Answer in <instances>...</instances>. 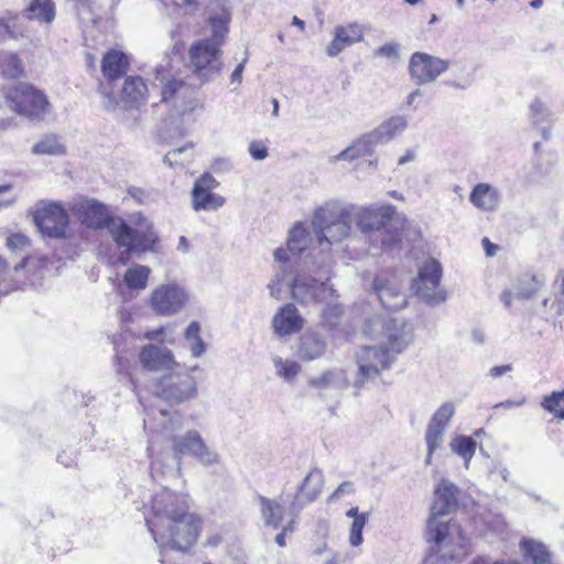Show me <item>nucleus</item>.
I'll return each mask as SVG.
<instances>
[{
	"label": "nucleus",
	"instance_id": "1",
	"mask_svg": "<svg viewBox=\"0 0 564 564\" xmlns=\"http://www.w3.org/2000/svg\"><path fill=\"white\" fill-rule=\"evenodd\" d=\"M70 210L88 228L109 229L117 246L123 249L119 256L122 264L131 254L153 251L159 241L150 221L142 219L133 227L122 219H113L107 206L95 198H80L72 204Z\"/></svg>",
	"mask_w": 564,
	"mask_h": 564
},
{
	"label": "nucleus",
	"instance_id": "2",
	"mask_svg": "<svg viewBox=\"0 0 564 564\" xmlns=\"http://www.w3.org/2000/svg\"><path fill=\"white\" fill-rule=\"evenodd\" d=\"M153 517L145 519L149 531L154 541L162 527L184 529V534L173 533L177 546L195 543L199 533V519L189 512L187 496L164 489L156 494L152 500Z\"/></svg>",
	"mask_w": 564,
	"mask_h": 564
},
{
	"label": "nucleus",
	"instance_id": "3",
	"mask_svg": "<svg viewBox=\"0 0 564 564\" xmlns=\"http://www.w3.org/2000/svg\"><path fill=\"white\" fill-rule=\"evenodd\" d=\"M332 256L324 253L318 261L297 267L290 282L292 297L300 304H312L327 301L334 294L329 281Z\"/></svg>",
	"mask_w": 564,
	"mask_h": 564
},
{
	"label": "nucleus",
	"instance_id": "4",
	"mask_svg": "<svg viewBox=\"0 0 564 564\" xmlns=\"http://www.w3.org/2000/svg\"><path fill=\"white\" fill-rule=\"evenodd\" d=\"M316 236L319 257L324 253L330 256V247L347 238L351 231L349 212L337 203L328 202L318 207L311 221Z\"/></svg>",
	"mask_w": 564,
	"mask_h": 564
},
{
	"label": "nucleus",
	"instance_id": "5",
	"mask_svg": "<svg viewBox=\"0 0 564 564\" xmlns=\"http://www.w3.org/2000/svg\"><path fill=\"white\" fill-rule=\"evenodd\" d=\"M457 487L443 480L435 490V498L431 507V516L426 525V539L429 542L441 544L453 536L454 532L459 534L456 523L443 521L442 517L451 513L457 507Z\"/></svg>",
	"mask_w": 564,
	"mask_h": 564
},
{
	"label": "nucleus",
	"instance_id": "6",
	"mask_svg": "<svg viewBox=\"0 0 564 564\" xmlns=\"http://www.w3.org/2000/svg\"><path fill=\"white\" fill-rule=\"evenodd\" d=\"M286 245V249H275L273 256L276 262L300 267L305 264V260L311 264L312 261L321 259L312 225L295 224L289 232Z\"/></svg>",
	"mask_w": 564,
	"mask_h": 564
},
{
	"label": "nucleus",
	"instance_id": "7",
	"mask_svg": "<svg viewBox=\"0 0 564 564\" xmlns=\"http://www.w3.org/2000/svg\"><path fill=\"white\" fill-rule=\"evenodd\" d=\"M198 370V366L188 369H183L181 366L174 368L158 380L155 384L156 395L170 404H181L195 399L198 389L193 373Z\"/></svg>",
	"mask_w": 564,
	"mask_h": 564
},
{
	"label": "nucleus",
	"instance_id": "8",
	"mask_svg": "<svg viewBox=\"0 0 564 564\" xmlns=\"http://www.w3.org/2000/svg\"><path fill=\"white\" fill-rule=\"evenodd\" d=\"M8 107L32 120L42 119L48 110L46 95L26 83H19L3 89Z\"/></svg>",
	"mask_w": 564,
	"mask_h": 564
},
{
	"label": "nucleus",
	"instance_id": "9",
	"mask_svg": "<svg viewBox=\"0 0 564 564\" xmlns=\"http://www.w3.org/2000/svg\"><path fill=\"white\" fill-rule=\"evenodd\" d=\"M166 441L170 444L174 459L176 460L175 470L171 469L176 477L181 476L182 456H192L205 467L217 464L219 460L218 454L209 449L196 430H189L184 435H171Z\"/></svg>",
	"mask_w": 564,
	"mask_h": 564
},
{
	"label": "nucleus",
	"instance_id": "10",
	"mask_svg": "<svg viewBox=\"0 0 564 564\" xmlns=\"http://www.w3.org/2000/svg\"><path fill=\"white\" fill-rule=\"evenodd\" d=\"M442 265L435 259H429L419 269L411 289L415 295L430 306H437L447 301V292L441 286Z\"/></svg>",
	"mask_w": 564,
	"mask_h": 564
},
{
	"label": "nucleus",
	"instance_id": "11",
	"mask_svg": "<svg viewBox=\"0 0 564 564\" xmlns=\"http://www.w3.org/2000/svg\"><path fill=\"white\" fill-rule=\"evenodd\" d=\"M394 360V355L387 346L361 347L356 354L358 372L354 387L360 389L367 382L375 380L383 370L389 369Z\"/></svg>",
	"mask_w": 564,
	"mask_h": 564
},
{
	"label": "nucleus",
	"instance_id": "12",
	"mask_svg": "<svg viewBox=\"0 0 564 564\" xmlns=\"http://www.w3.org/2000/svg\"><path fill=\"white\" fill-rule=\"evenodd\" d=\"M223 51L209 40H199L189 47L191 65L193 73L202 83H207L220 75L224 63Z\"/></svg>",
	"mask_w": 564,
	"mask_h": 564
},
{
	"label": "nucleus",
	"instance_id": "13",
	"mask_svg": "<svg viewBox=\"0 0 564 564\" xmlns=\"http://www.w3.org/2000/svg\"><path fill=\"white\" fill-rule=\"evenodd\" d=\"M33 220L43 237L50 239L66 238L69 216L61 203L40 202L33 212Z\"/></svg>",
	"mask_w": 564,
	"mask_h": 564
},
{
	"label": "nucleus",
	"instance_id": "14",
	"mask_svg": "<svg viewBox=\"0 0 564 564\" xmlns=\"http://www.w3.org/2000/svg\"><path fill=\"white\" fill-rule=\"evenodd\" d=\"M324 474L319 468H312L304 479L296 486L294 492H284V503L289 512L296 517L301 511L313 503L322 494Z\"/></svg>",
	"mask_w": 564,
	"mask_h": 564
},
{
	"label": "nucleus",
	"instance_id": "15",
	"mask_svg": "<svg viewBox=\"0 0 564 564\" xmlns=\"http://www.w3.org/2000/svg\"><path fill=\"white\" fill-rule=\"evenodd\" d=\"M449 61L423 52H415L409 61V74L417 86L431 84L447 72Z\"/></svg>",
	"mask_w": 564,
	"mask_h": 564
},
{
	"label": "nucleus",
	"instance_id": "16",
	"mask_svg": "<svg viewBox=\"0 0 564 564\" xmlns=\"http://www.w3.org/2000/svg\"><path fill=\"white\" fill-rule=\"evenodd\" d=\"M219 182L209 173L202 174L194 183L191 191L192 207L195 212H212L221 208L226 199L214 189Z\"/></svg>",
	"mask_w": 564,
	"mask_h": 564
},
{
	"label": "nucleus",
	"instance_id": "17",
	"mask_svg": "<svg viewBox=\"0 0 564 564\" xmlns=\"http://www.w3.org/2000/svg\"><path fill=\"white\" fill-rule=\"evenodd\" d=\"M187 300L188 295L182 286L167 283L158 286L152 292L150 303L156 314L172 316L185 306Z\"/></svg>",
	"mask_w": 564,
	"mask_h": 564
},
{
	"label": "nucleus",
	"instance_id": "18",
	"mask_svg": "<svg viewBox=\"0 0 564 564\" xmlns=\"http://www.w3.org/2000/svg\"><path fill=\"white\" fill-rule=\"evenodd\" d=\"M394 214L393 206L375 204L361 207L355 216V223L358 229L373 241V237L390 224Z\"/></svg>",
	"mask_w": 564,
	"mask_h": 564
},
{
	"label": "nucleus",
	"instance_id": "19",
	"mask_svg": "<svg viewBox=\"0 0 564 564\" xmlns=\"http://www.w3.org/2000/svg\"><path fill=\"white\" fill-rule=\"evenodd\" d=\"M139 360L143 369L151 372L171 371L180 368L172 350L162 345L148 344L139 352Z\"/></svg>",
	"mask_w": 564,
	"mask_h": 564
},
{
	"label": "nucleus",
	"instance_id": "20",
	"mask_svg": "<svg viewBox=\"0 0 564 564\" xmlns=\"http://www.w3.org/2000/svg\"><path fill=\"white\" fill-rule=\"evenodd\" d=\"M162 101L171 104L177 115L193 111L197 101L191 98L192 89L183 80L172 79L162 87Z\"/></svg>",
	"mask_w": 564,
	"mask_h": 564
},
{
	"label": "nucleus",
	"instance_id": "21",
	"mask_svg": "<svg viewBox=\"0 0 564 564\" xmlns=\"http://www.w3.org/2000/svg\"><path fill=\"white\" fill-rule=\"evenodd\" d=\"M543 284L544 280L538 275L523 274L513 282L512 290H505L501 293L500 300L506 307H510L513 300H529L533 297Z\"/></svg>",
	"mask_w": 564,
	"mask_h": 564
},
{
	"label": "nucleus",
	"instance_id": "22",
	"mask_svg": "<svg viewBox=\"0 0 564 564\" xmlns=\"http://www.w3.org/2000/svg\"><path fill=\"white\" fill-rule=\"evenodd\" d=\"M75 10L78 20L85 28L95 25L101 19L102 13L111 10L115 0H68Z\"/></svg>",
	"mask_w": 564,
	"mask_h": 564
},
{
	"label": "nucleus",
	"instance_id": "23",
	"mask_svg": "<svg viewBox=\"0 0 564 564\" xmlns=\"http://www.w3.org/2000/svg\"><path fill=\"white\" fill-rule=\"evenodd\" d=\"M373 290L381 305L388 311H398L406 305V295L393 281L377 276L373 280Z\"/></svg>",
	"mask_w": 564,
	"mask_h": 564
},
{
	"label": "nucleus",
	"instance_id": "24",
	"mask_svg": "<svg viewBox=\"0 0 564 564\" xmlns=\"http://www.w3.org/2000/svg\"><path fill=\"white\" fill-rule=\"evenodd\" d=\"M469 202L481 212L492 213L500 208L502 194L498 187L489 183H478L469 194Z\"/></svg>",
	"mask_w": 564,
	"mask_h": 564
},
{
	"label": "nucleus",
	"instance_id": "25",
	"mask_svg": "<svg viewBox=\"0 0 564 564\" xmlns=\"http://www.w3.org/2000/svg\"><path fill=\"white\" fill-rule=\"evenodd\" d=\"M364 39V30L359 24H349L346 26H336L334 39L327 46V54L330 57L337 56L344 48L355 43L361 42Z\"/></svg>",
	"mask_w": 564,
	"mask_h": 564
},
{
	"label": "nucleus",
	"instance_id": "26",
	"mask_svg": "<svg viewBox=\"0 0 564 564\" xmlns=\"http://www.w3.org/2000/svg\"><path fill=\"white\" fill-rule=\"evenodd\" d=\"M273 327L279 336L297 333L303 327V318L293 304H285L273 317Z\"/></svg>",
	"mask_w": 564,
	"mask_h": 564
},
{
	"label": "nucleus",
	"instance_id": "27",
	"mask_svg": "<svg viewBox=\"0 0 564 564\" xmlns=\"http://www.w3.org/2000/svg\"><path fill=\"white\" fill-rule=\"evenodd\" d=\"M386 333L389 343V350L394 357L401 354L411 340L406 325L402 321L390 319L386 324Z\"/></svg>",
	"mask_w": 564,
	"mask_h": 564
},
{
	"label": "nucleus",
	"instance_id": "28",
	"mask_svg": "<svg viewBox=\"0 0 564 564\" xmlns=\"http://www.w3.org/2000/svg\"><path fill=\"white\" fill-rule=\"evenodd\" d=\"M148 96V87L144 80L139 76H129L126 78L121 99L129 107L138 108L145 102Z\"/></svg>",
	"mask_w": 564,
	"mask_h": 564
},
{
	"label": "nucleus",
	"instance_id": "29",
	"mask_svg": "<svg viewBox=\"0 0 564 564\" xmlns=\"http://www.w3.org/2000/svg\"><path fill=\"white\" fill-rule=\"evenodd\" d=\"M326 351V341L314 332H305L301 338L297 348V355L303 360H314L321 358Z\"/></svg>",
	"mask_w": 564,
	"mask_h": 564
},
{
	"label": "nucleus",
	"instance_id": "30",
	"mask_svg": "<svg viewBox=\"0 0 564 564\" xmlns=\"http://www.w3.org/2000/svg\"><path fill=\"white\" fill-rule=\"evenodd\" d=\"M128 65V58L122 52L110 50L102 57L101 70L105 78L109 82H112L126 74Z\"/></svg>",
	"mask_w": 564,
	"mask_h": 564
},
{
	"label": "nucleus",
	"instance_id": "31",
	"mask_svg": "<svg viewBox=\"0 0 564 564\" xmlns=\"http://www.w3.org/2000/svg\"><path fill=\"white\" fill-rule=\"evenodd\" d=\"M231 19V13L226 9L221 8L219 13L210 14L207 20V24L212 31V37L208 39L213 44L221 47L225 44L228 34V25Z\"/></svg>",
	"mask_w": 564,
	"mask_h": 564
},
{
	"label": "nucleus",
	"instance_id": "32",
	"mask_svg": "<svg viewBox=\"0 0 564 564\" xmlns=\"http://www.w3.org/2000/svg\"><path fill=\"white\" fill-rule=\"evenodd\" d=\"M380 142L378 137L375 135V131H370L369 133L360 137L351 147L341 151L337 159L339 160H355L357 158L371 154L373 149L379 145Z\"/></svg>",
	"mask_w": 564,
	"mask_h": 564
},
{
	"label": "nucleus",
	"instance_id": "33",
	"mask_svg": "<svg viewBox=\"0 0 564 564\" xmlns=\"http://www.w3.org/2000/svg\"><path fill=\"white\" fill-rule=\"evenodd\" d=\"M24 12L29 20L48 24L55 19V3L53 0H30Z\"/></svg>",
	"mask_w": 564,
	"mask_h": 564
},
{
	"label": "nucleus",
	"instance_id": "34",
	"mask_svg": "<svg viewBox=\"0 0 564 564\" xmlns=\"http://www.w3.org/2000/svg\"><path fill=\"white\" fill-rule=\"evenodd\" d=\"M262 520L267 527L278 529L283 520V506L274 499L258 497Z\"/></svg>",
	"mask_w": 564,
	"mask_h": 564
},
{
	"label": "nucleus",
	"instance_id": "35",
	"mask_svg": "<svg viewBox=\"0 0 564 564\" xmlns=\"http://www.w3.org/2000/svg\"><path fill=\"white\" fill-rule=\"evenodd\" d=\"M408 127V120L404 116H393L383 121L379 127L373 129L375 135L378 137L380 144L388 143L394 137L402 133Z\"/></svg>",
	"mask_w": 564,
	"mask_h": 564
},
{
	"label": "nucleus",
	"instance_id": "36",
	"mask_svg": "<svg viewBox=\"0 0 564 564\" xmlns=\"http://www.w3.org/2000/svg\"><path fill=\"white\" fill-rule=\"evenodd\" d=\"M521 549L528 560L532 564H554L551 560V554L546 546L534 540H523L521 542Z\"/></svg>",
	"mask_w": 564,
	"mask_h": 564
},
{
	"label": "nucleus",
	"instance_id": "37",
	"mask_svg": "<svg viewBox=\"0 0 564 564\" xmlns=\"http://www.w3.org/2000/svg\"><path fill=\"white\" fill-rule=\"evenodd\" d=\"M151 270L143 264H133L130 267L124 275L123 281L131 290H144L148 285Z\"/></svg>",
	"mask_w": 564,
	"mask_h": 564
},
{
	"label": "nucleus",
	"instance_id": "38",
	"mask_svg": "<svg viewBox=\"0 0 564 564\" xmlns=\"http://www.w3.org/2000/svg\"><path fill=\"white\" fill-rule=\"evenodd\" d=\"M308 383L310 386L318 389H344L347 387V379L343 370H333L327 371L319 377L310 379Z\"/></svg>",
	"mask_w": 564,
	"mask_h": 564
},
{
	"label": "nucleus",
	"instance_id": "39",
	"mask_svg": "<svg viewBox=\"0 0 564 564\" xmlns=\"http://www.w3.org/2000/svg\"><path fill=\"white\" fill-rule=\"evenodd\" d=\"M476 445V442L470 436L465 435L455 436L449 444L452 452L464 459L466 468H468L475 455Z\"/></svg>",
	"mask_w": 564,
	"mask_h": 564
},
{
	"label": "nucleus",
	"instance_id": "40",
	"mask_svg": "<svg viewBox=\"0 0 564 564\" xmlns=\"http://www.w3.org/2000/svg\"><path fill=\"white\" fill-rule=\"evenodd\" d=\"M445 431V429L427 423L425 431V443L427 448V454L425 458L426 465H431L434 453L442 447Z\"/></svg>",
	"mask_w": 564,
	"mask_h": 564
},
{
	"label": "nucleus",
	"instance_id": "41",
	"mask_svg": "<svg viewBox=\"0 0 564 564\" xmlns=\"http://www.w3.org/2000/svg\"><path fill=\"white\" fill-rule=\"evenodd\" d=\"M380 241L382 251H392L401 248V232L398 228L387 225L375 237L373 241Z\"/></svg>",
	"mask_w": 564,
	"mask_h": 564
},
{
	"label": "nucleus",
	"instance_id": "42",
	"mask_svg": "<svg viewBox=\"0 0 564 564\" xmlns=\"http://www.w3.org/2000/svg\"><path fill=\"white\" fill-rule=\"evenodd\" d=\"M174 532H177L180 536L185 533L182 525L180 528H170L169 525L162 527V530H160V533L158 534V541H155L161 550L165 546H169L173 550L185 552L194 544L191 543L186 546H177L174 542Z\"/></svg>",
	"mask_w": 564,
	"mask_h": 564
},
{
	"label": "nucleus",
	"instance_id": "43",
	"mask_svg": "<svg viewBox=\"0 0 564 564\" xmlns=\"http://www.w3.org/2000/svg\"><path fill=\"white\" fill-rule=\"evenodd\" d=\"M455 412L454 403L445 402L434 412L429 423L446 430Z\"/></svg>",
	"mask_w": 564,
	"mask_h": 564
},
{
	"label": "nucleus",
	"instance_id": "44",
	"mask_svg": "<svg viewBox=\"0 0 564 564\" xmlns=\"http://www.w3.org/2000/svg\"><path fill=\"white\" fill-rule=\"evenodd\" d=\"M2 74L9 78H18L23 73L20 58L14 54H3L0 59Z\"/></svg>",
	"mask_w": 564,
	"mask_h": 564
},
{
	"label": "nucleus",
	"instance_id": "45",
	"mask_svg": "<svg viewBox=\"0 0 564 564\" xmlns=\"http://www.w3.org/2000/svg\"><path fill=\"white\" fill-rule=\"evenodd\" d=\"M32 152L35 154L59 155L65 153V148L55 137H47L35 143Z\"/></svg>",
	"mask_w": 564,
	"mask_h": 564
},
{
	"label": "nucleus",
	"instance_id": "46",
	"mask_svg": "<svg viewBox=\"0 0 564 564\" xmlns=\"http://www.w3.org/2000/svg\"><path fill=\"white\" fill-rule=\"evenodd\" d=\"M564 398V390L553 391L551 394L545 395L541 402L544 410L554 414L558 420H564V408H561V401Z\"/></svg>",
	"mask_w": 564,
	"mask_h": 564
},
{
	"label": "nucleus",
	"instance_id": "47",
	"mask_svg": "<svg viewBox=\"0 0 564 564\" xmlns=\"http://www.w3.org/2000/svg\"><path fill=\"white\" fill-rule=\"evenodd\" d=\"M273 365L278 376L285 380L294 379L301 370V366L296 361L283 360L281 357H274Z\"/></svg>",
	"mask_w": 564,
	"mask_h": 564
},
{
	"label": "nucleus",
	"instance_id": "48",
	"mask_svg": "<svg viewBox=\"0 0 564 564\" xmlns=\"http://www.w3.org/2000/svg\"><path fill=\"white\" fill-rule=\"evenodd\" d=\"M368 519H369L368 512H362L360 514V517L355 518V520L352 521V523L350 525V531H349L350 545L359 546L362 543V541H364L362 530H364L366 523L368 522Z\"/></svg>",
	"mask_w": 564,
	"mask_h": 564
},
{
	"label": "nucleus",
	"instance_id": "49",
	"mask_svg": "<svg viewBox=\"0 0 564 564\" xmlns=\"http://www.w3.org/2000/svg\"><path fill=\"white\" fill-rule=\"evenodd\" d=\"M551 117L552 113L541 100L535 99L531 102L530 118L535 127H539L541 123L549 122L551 120Z\"/></svg>",
	"mask_w": 564,
	"mask_h": 564
},
{
	"label": "nucleus",
	"instance_id": "50",
	"mask_svg": "<svg viewBox=\"0 0 564 564\" xmlns=\"http://www.w3.org/2000/svg\"><path fill=\"white\" fill-rule=\"evenodd\" d=\"M293 265L289 263H281V267L279 271H276L274 279L269 283L268 289L270 291V294L272 297L279 299L281 294V286L280 284L286 280L289 275H291L293 272L289 270L292 269Z\"/></svg>",
	"mask_w": 564,
	"mask_h": 564
},
{
	"label": "nucleus",
	"instance_id": "51",
	"mask_svg": "<svg viewBox=\"0 0 564 564\" xmlns=\"http://www.w3.org/2000/svg\"><path fill=\"white\" fill-rule=\"evenodd\" d=\"M149 456L151 458V475L153 478H156L159 476H164L166 471L164 470L163 465V456L164 453H158L155 449L154 443H151L148 447Z\"/></svg>",
	"mask_w": 564,
	"mask_h": 564
},
{
	"label": "nucleus",
	"instance_id": "52",
	"mask_svg": "<svg viewBox=\"0 0 564 564\" xmlns=\"http://www.w3.org/2000/svg\"><path fill=\"white\" fill-rule=\"evenodd\" d=\"M341 314L343 308L339 304H327L322 311L323 323L327 327L334 328L338 324Z\"/></svg>",
	"mask_w": 564,
	"mask_h": 564
},
{
	"label": "nucleus",
	"instance_id": "53",
	"mask_svg": "<svg viewBox=\"0 0 564 564\" xmlns=\"http://www.w3.org/2000/svg\"><path fill=\"white\" fill-rule=\"evenodd\" d=\"M7 247L11 251H24L30 247V239L23 234H13L7 238Z\"/></svg>",
	"mask_w": 564,
	"mask_h": 564
},
{
	"label": "nucleus",
	"instance_id": "54",
	"mask_svg": "<svg viewBox=\"0 0 564 564\" xmlns=\"http://www.w3.org/2000/svg\"><path fill=\"white\" fill-rule=\"evenodd\" d=\"M399 50L400 47L397 43H386L375 51V55L391 59H398L400 57Z\"/></svg>",
	"mask_w": 564,
	"mask_h": 564
},
{
	"label": "nucleus",
	"instance_id": "55",
	"mask_svg": "<svg viewBox=\"0 0 564 564\" xmlns=\"http://www.w3.org/2000/svg\"><path fill=\"white\" fill-rule=\"evenodd\" d=\"M249 154L257 161L264 160L268 156V148L262 141H251L248 148Z\"/></svg>",
	"mask_w": 564,
	"mask_h": 564
},
{
	"label": "nucleus",
	"instance_id": "56",
	"mask_svg": "<svg viewBox=\"0 0 564 564\" xmlns=\"http://www.w3.org/2000/svg\"><path fill=\"white\" fill-rule=\"evenodd\" d=\"M192 147H193V144L188 143V144H186L184 147H181V148H177V149L169 151L165 154V156L163 158V162L172 167L174 164L180 163L177 156L183 154V153H185Z\"/></svg>",
	"mask_w": 564,
	"mask_h": 564
},
{
	"label": "nucleus",
	"instance_id": "57",
	"mask_svg": "<svg viewBox=\"0 0 564 564\" xmlns=\"http://www.w3.org/2000/svg\"><path fill=\"white\" fill-rule=\"evenodd\" d=\"M558 289L560 292L555 295V300L552 302L551 307L557 315H561L564 312V275L561 278Z\"/></svg>",
	"mask_w": 564,
	"mask_h": 564
},
{
	"label": "nucleus",
	"instance_id": "58",
	"mask_svg": "<svg viewBox=\"0 0 564 564\" xmlns=\"http://www.w3.org/2000/svg\"><path fill=\"white\" fill-rule=\"evenodd\" d=\"M354 490V484L351 481H344L329 496L328 501L339 500L343 496L352 494Z\"/></svg>",
	"mask_w": 564,
	"mask_h": 564
},
{
	"label": "nucleus",
	"instance_id": "59",
	"mask_svg": "<svg viewBox=\"0 0 564 564\" xmlns=\"http://www.w3.org/2000/svg\"><path fill=\"white\" fill-rule=\"evenodd\" d=\"M13 20L11 15L0 18V40L12 35Z\"/></svg>",
	"mask_w": 564,
	"mask_h": 564
},
{
	"label": "nucleus",
	"instance_id": "60",
	"mask_svg": "<svg viewBox=\"0 0 564 564\" xmlns=\"http://www.w3.org/2000/svg\"><path fill=\"white\" fill-rule=\"evenodd\" d=\"M247 61H248V52H246V56L243 57V59L237 65V67L231 73V76H230L231 83H237L238 85L241 84L242 72H243Z\"/></svg>",
	"mask_w": 564,
	"mask_h": 564
},
{
	"label": "nucleus",
	"instance_id": "61",
	"mask_svg": "<svg viewBox=\"0 0 564 564\" xmlns=\"http://www.w3.org/2000/svg\"><path fill=\"white\" fill-rule=\"evenodd\" d=\"M200 325L198 322H191L187 328L185 329V338L189 343L195 340L196 338H200L199 336Z\"/></svg>",
	"mask_w": 564,
	"mask_h": 564
},
{
	"label": "nucleus",
	"instance_id": "62",
	"mask_svg": "<svg viewBox=\"0 0 564 564\" xmlns=\"http://www.w3.org/2000/svg\"><path fill=\"white\" fill-rule=\"evenodd\" d=\"M189 349L194 357H200L205 350L206 346L202 338H196L195 340L189 341Z\"/></svg>",
	"mask_w": 564,
	"mask_h": 564
},
{
	"label": "nucleus",
	"instance_id": "63",
	"mask_svg": "<svg viewBox=\"0 0 564 564\" xmlns=\"http://www.w3.org/2000/svg\"><path fill=\"white\" fill-rule=\"evenodd\" d=\"M512 370V365H502V366H495L489 370V376L491 378H499Z\"/></svg>",
	"mask_w": 564,
	"mask_h": 564
},
{
	"label": "nucleus",
	"instance_id": "64",
	"mask_svg": "<svg viewBox=\"0 0 564 564\" xmlns=\"http://www.w3.org/2000/svg\"><path fill=\"white\" fill-rule=\"evenodd\" d=\"M199 1L200 0H173L175 6L186 8L191 12L197 10Z\"/></svg>",
	"mask_w": 564,
	"mask_h": 564
}]
</instances>
